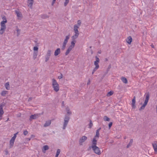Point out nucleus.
I'll return each mask as SVG.
<instances>
[{
	"instance_id": "1",
	"label": "nucleus",
	"mask_w": 157,
	"mask_h": 157,
	"mask_svg": "<svg viewBox=\"0 0 157 157\" xmlns=\"http://www.w3.org/2000/svg\"><path fill=\"white\" fill-rule=\"evenodd\" d=\"M2 19L4 20L1 22V28L0 29V34H2L4 32L6 28L5 24L7 22V20L5 17H3Z\"/></svg>"
},
{
	"instance_id": "2",
	"label": "nucleus",
	"mask_w": 157,
	"mask_h": 157,
	"mask_svg": "<svg viewBox=\"0 0 157 157\" xmlns=\"http://www.w3.org/2000/svg\"><path fill=\"white\" fill-rule=\"evenodd\" d=\"M145 95L146 96L145 99V100L143 104L139 109V110H140L144 109L145 106H146V105H147V103L148 102L150 96L149 93H146L145 94Z\"/></svg>"
},
{
	"instance_id": "3",
	"label": "nucleus",
	"mask_w": 157,
	"mask_h": 157,
	"mask_svg": "<svg viewBox=\"0 0 157 157\" xmlns=\"http://www.w3.org/2000/svg\"><path fill=\"white\" fill-rule=\"evenodd\" d=\"M52 86L54 90L56 92L59 90V86L56 81L54 79H52Z\"/></svg>"
},
{
	"instance_id": "4",
	"label": "nucleus",
	"mask_w": 157,
	"mask_h": 157,
	"mask_svg": "<svg viewBox=\"0 0 157 157\" xmlns=\"http://www.w3.org/2000/svg\"><path fill=\"white\" fill-rule=\"evenodd\" d=\"M69 117L68 116H65L64 119V122L63 123V129H65L69 121Z\"/></svg>"
},
{
	"instance_id": "5",
	"label": "nucleus",
	"mask_w": 157,
	"mask_h": 157,
	"mask_svg": "<svg viewBox=\"0 0 157 157\" xmlns=\"http://www.w3.org/2000/svg\"><path fill=\"white\" fill-rule=\"evenodd\" d=\"M91 147L95 153L98 155H100L101 154V151L98 147L96 146H91Z\"/></svg>"
},
{
	"instance_id": "6",
	"label": "nucleus",
	"mask_w": 157,
	"mask_h": 157,
	"mask_svg": "<svg viewBox=\"0 0 157 157\" xmlns=\"http://www.w3.org/2000/svg\"><path fill=\"white\" fill-rule=\"evenodd\" d=\"M70 35L66 36L65 39H64V41L62 47V49L63 50L65 48L67 43L68 41L70 38Z\"/></svg>"
},
{
	"instance_id": "7",
	"label": "nucleus",
	"mask_w": 157,
	"mask_h": 157,
	"mask_svg": "<svg viewBox=\"0 0 157 157\" xmlns=\"http://www.w3.org/2000/svg\"><path fill=\"white\" fill-rule=\"evenodd\" d=\"M95 58L96 61L94 62V65L95 66L94 68L95 69H98L99 68L98 63L99 62L100 60L99 58L97 56L95 57Z\"/></svg>"
},
{
	"instance_id": "8",
	"label": "nucleus",
	"mask_w": 157,
	"mask_h": 157,
	"mask_svg": "<svg viewBox=\"0 0 157 157\" xmlns=\"http://www.w3.org/2000/svg\"><path fill=\"white\" fill-rule=\"evenodd\" d=\"M87 137L85 136H83L79 139V142L80 145H82L83 143L87 139Z\"/></svg>"
},
{
	"instance_id": "9",
	"label": "nucleus",
	"mask_w": 157,
	"mask_h": 157,
	"mask_svg": "<svg viewBox=\"0 0 157 157\" xmlns=\"http://www.w3.org/2000/svg\"><path fill=\"white\" fill-rule=\"evenodd\" d=\"M51 51L50 50H48L47 51L46 55V56H45V61L46 62H47L48 61V60L49 59L50 57L51 56Z\"/></svg>"
},
{
	"instance_id": "10",
	"label": "nucleus",
	"mask_w": 157,
	"mask_h": 157,
	"mask_svg": "<svg viewBox=\"0 0 157 157\" xmlns=\"http://www.w3.org/2000/svg\"><path fill=\"white\" fill-rule=\"evenodd\" d=\"M3 104H0V120H2V115L4 113V112L3 109V107L4 106Z\"/></svg>"
},
{
	"instance_id": "11",
	"label": "nucleus",
	"mask_w": 157,
	"mask_h": 157,
	"mask_svg": "<svg viewBox=\"0 0 157 157\" xmlns=\"http://www.w3.org/2000/svg\"><path fill=\"white\" fill-rule=\"evenodd\" d=\"M34 2V1L31 0H28L27 4L29 7L30 9H32L33 7V5Z\"/></svg>"
},
{
	"instance_id": "12",
	"label": "nucleus",
	"mask_w": 157,
	"mask_h": 157,
	"mask_svg": "<svg viewBox=\"0 0 157 157\" xmlns=\"http://www.w3.org/2000/svg\"><path fill=\"white\" fill-rule=\"evenodd\" d=\"M40 114H35L33 115H31L30 117V120L32 119H35L37 118L39 116Z\"/></svg>"
},
{
	"instance_id": "13",
	"label": "nucleus",
	"mask_w": 157,
	"mask_h": 157,
	"mask_svg": "<svg viewBox=\"0 0 157 157\" xmlns=\"http://www.w3.org/2000/svg\"><path fill=\"white\" fill-rule=\"evenodd\" d=\"M135 103H136V100H135V97L134 96L132 100V107L133 109H135L136 108V105H135Z\"/></svg>"
},
{
	"instance_id": "14",
	"label": "nucleus",
	"mask_w": 157,
	"mask_h": 157,
	"mask_svg": "<svg viewBox=\"0 0 157 157\" xmlns=\"http://www.w3.org/2000/svg\"><path fill=\"white\" fill-rule=\"evenodd\" d=\"M79 27L76 25H75L74 27V31L75 34H79L78 29Z\"/></svg>"
},
{
	"instance_id": "15",
	"label": "nucleus",
	"mask_w": 157,
	"mask_h": 157,
	"mask_svg": "<svg viewBox=\"0 0 157 157\" xmlns=\"http://www.w3.org/2000/svg\"><path fill=\"white\" fill-rule=\"evenodd\" d=\"M51 123V121L48 120L46 121L44 125V127H47L49 126Z\"/></svg>"
},
{
	"instance_id": "16",
	"label": "nucleus",
	"mask_w": 157,
	"mask_h": 157,
	"mask_svg": "<svg viewBox=\"0 0 157 157\" xmlns=\"http://www.w3.org/2000/svg\"><path fill=\"white\" fill-rule=\"evenodd\" d=\"M97 143V140H96V138L94 137L92 141V145L91 146H96Z\"/></svg>"
},
{
	"instance_id": "17",
	"label": "nucleus",
	"mask_w": 157,
	"mask_h": 157,
	"mask_svg": "<svg viewBox=\"0 0 157 157\" xmlns=\"http://www.w3.org/2000/svg\"><path fill=\"white\" fill-rule=\"evenodd\" d=\"M154 151L155 152H157V143L154 142L152 144Z\"/></svg>"
},
{
	"instance_id": "18",
	"label": "nucleus",
	"mask_w": 157,
	"mask_h": 157,
	"mask_svg": "<svg viewBox=\"0 0 157 157\" xmlns=\"http://www.w3.org/2000/svg\"><path fill=\"white\" fill-rule=\"evenodd\" d=\"M101 129V128H100L96 131V134L94 136V137L96 138V137L98 138L99 136V131Z\"/></svg>"
},
{
	"instance_id": "19",
	"label": "nucleus",
	"mask_w": 157,
	"mask_h": 157,
	"mask_svg": "<svg viewBox=\"0 0 157 157\" xmlns=\"http://www.w3.org/2000/svg\"><path fill=\"white\" fill-rule=\"evenodd\" d=\"M60 52V49L59 48H57L55 52L54 55L56 56L58 55Z\"/></svg>"
},
{
	"instance_id": "20",
	"label": "nucleus",
	"mask_w": 157,
	"mask_h": 157,
	"mask_svg": "<svg viewBox=\"0 0 157 157\" xmlns=\"http://www.w3.org/2000/svg\"><path fill=\"white\" fill-rule=\"evenodd\" d=\"M126 41L128 44H130L132 41V37L130 36H129L127 39Z\"/></svg>"
},
{
	"instance_id": "21",
	"label": "nucleus",
	"mask_w": 157,
	"mask_h": 157,
	"mask_svg": "<svg viewBox=\"0 0 157 157\" xmlns=\"http://www.w3.org/2000/svg\"><path fill=\"white\" fill-rule=\"evenodd\" d=\"M79 35V34L75 33V34L71 37L72 40H75L78 38Z\"/></svg>"
},
{
	"instance_id": "22",
	"label": "nucleus",
	"mask_w": 157,
	"mask_h": 157,
	"mask_svg": "<svg viewBox=\"0 0 157 157\" xmlns=\"http://www.w3.org/2000/svg\"><path fill=\"white\" fill-rule=\"evenodd\" d=\"M73 48L69 46L65 53V55H67Z\"/></svg>"
},
{
	"instance_id": "23",
	"label": "nucleus",
	"mask_w": 157,
	"mask_h": 157,
	"mask_svg": "<svg viewBox=\"0 0 157 157\" xmlns=\"http://www.w3.org/2000/svg\"><path fill=\"white\" fill-rule=\"evenodd\" d=\"M76 42V41L75 40H72L71 43V44L70 46L73 48L75 46V44Z\"/></svg>"
},
{
	"instance_id": "24",
	"label": "nucleus",
	"mask_w": 157,
	"mask_h": 157,
	"mask_svg": "<svg viewBox=\"0 0 157 157\" xmlns=\"http://www.w3.org/2000/svg\"><path fill=\"white\" fill-rule=\"evenodd\" d=\"M38 54V51H34L33 54V58L35 59L37 57Z\"/></svg>"
},
{
	"instance_id": "25",
	"label": "nucleus",
	"mask_w": 157,
	"mask_h": 157,
	"mask_svg": "<svg viewBox=\"0 0 157 157\" xmlns=\"http://www.w3.org/2000/svg\"><path fill=\"white\" fill-rule=\"evenodd\" d=\"M14 142V141L12 140H10V148H12V147L13 146Z\"/></svg>"
},
{
	"instance_id": "26",
	"label": "nucleus",
	"mask_w": 157,
	"mask_h": 157,
	"mask_svg": "<svg viewBox=\"0 0 157 157\" xmlns=\"http://www.w3.org/2000/svg\"><path fill=\"white\" fill-rule=\"evenodd\" d=\"M121 80L124 83H127L128 82L127 79L125 77H122L121 78Z\"/></svg>"
},
{
	"instance_id": "27",
	"label": "nucleus",
	"mask_w": 157,
	"mask_h": 157,
	"mask_svg": "<svg viewBox=\"0 0 157 157\" xmlns=\"http://www.w3.org/2000/svg\"><path fill=\"white\" fill-rule=\"evenodd\" d=\"M5 86L6 89L7 90H9L10 89V86L9 82H7L5 85Z\"/></svg>"
},
{
	"instance_id": "28",
	"label": "nucleus",
	"mask_w": 157,
	"mask_h": 157,
	"mask_svg": "<svg viewBox=\"0 0 157 157\" xmlns=\"http://www.w3.org/2000/svg\"><path fill=\"white\" fill-rule=\"evenodd\" d=\"M133 141V140H132V139H131L130 140L129 143L127 145V148H128V147H129L132 145V144Z\"/></svg>"
},
{
	"instance_id": "29",
	"label": "nucleus",
	"mask_w": 157,
	"mask_h": 157,
	"mask_svg": "<svg viewBox=\"0 0 157 157\" xmlns=\"http://www.w3.org/2000/svg\"><path fill=\"white\" fill-rule=\"evenodd\" d=\"M16 13L18 17H22V15L21 13L18 11H16Z\"/></svg>"
},
{
	"instance_id": "30",
	"label": "nucleus",
	"mask_w": 157,
	"mask_h": 157,
	"mask_svg": "<svg viewBox=\"0 0 157 157\" xmlns=\"http://www.w3.org/2000/svg\"><path fill=\"white\" fill-rule=\"evenodd\" d=\"M8 91L6 90L3 91L1 94L2 96H4L5 95L8 93Z\"/></svg>"
},
{
	"instance_id": "31",
	"label": "nucleus",
	"mask_w": 157,
	"mask_h": 157,
	"mask_svg": "<svg viewBox=\"0 0 157 157\" xmlns=\"http://www.w3.org/2000/svg\"><path fill=\"white\" fill-rule=\"evenodd\" d=\"M60 152V149H58L56 153L55 156V157H58L59 155Z\"/></svg>"
},
{
	"instance_id": "32",
	"label": "nucleus",
	"mask_w": 157,
	"mask_h": 157,
	"mask_svg": "<svg viewBox=\"0 0 157 157\" xmlns=\"http://www.w3.org/2000/svg\"><path fill=\"white\" fill-rule=\"evenodd\" d=\"M49 147L48 145H45L43 146V150L46 151L48 150Z\"/></svg>"
},
{
	"instance_id": "33",
	"label": "nucleus",
	"mask_w": 157,
	"mask_h": 157,
	"mask_svg": "<svg viewBox=\"0 0 157 157\" xmlns=\"http://www.w3.org/2000/svg\"><path fill=\"white\" fill-rule=\"evenodd\" d=\"M103 119L105 121H109L110 120V119L107 116H105L103 117Z\"/></svg>"
},
{
	"instance_id": "34",
	"label": "nucleus",
	"mask_w": 157,
	"mask_h": 157,
	"mask_svg": "<svg viewBox=\"0 0 157 157\" xmlns=\"http://www.w3.org/2000/svg\"><path fill=\"white\" fill-rule=\"evenodd\" d=\"M113 94V92L112 91H110L107 94V96H109L112 95Z\"/></svg>"
},
{
	"instance_id": "35",
	"label": "nucleus",
	"mask_w": 157,
	"mask_h": 157,
	"mask_svg": "<svg viewBox=\"0 0 157 157\" xmlns=\"http://www.w3.org/2000/svg\"><path fill=\"white\" fill-rule=\"evenodd\" d=\"M81 24V21L80 20H78L77 21V24L76 25H77L78 27H79Z\"/></svg>"
},
{
	"instance_id": "36",
	"label": "nucleus",
	"mask_w": 157,
	"mask_h": 157,
	"mask_svg": "<svg viewBox=\"0 0 157 157\" xmlns=\"http://www.w3.org/2000/svg\"><path fill=\"white\" fill-rule=\"evenodd\" d=\"M17 36H19L20 34L21 30L20 29H17Z\"/></svg>"
},
{
	"instance_id": "37",
	"label": "nucleus",
	"mask_w": 157,
	"mask_h": 157,
	"mask_svg": "<svg viewBox=\"0 0 157 157\" xmlns=\"http://www.w3.org/2000/svg\"><path fill=\"white\" fill-rule=\"evenodd\" d=\"M48 17V16L46 14H44L41 15V17L43 18H46Z\"/></svg>"
},
{
	"instance_id": "38",
	"label": "nucleus",
	"mask_w": 157,
	"mask_h": 157,
	"mask_svg": "<svg viewBox=\"0 0 157 157\" xmlns=\"http://www.w3.org/2000/svg\"><path fill=\"white\" fill-rule=\"evenodd\" d=\"M69 2V0H65V2L64 3V6H65Z\"/></svg>"
},
{
	"instance_id": "39",
	"label": "nucleus",
	"mask_w": 157,
	"mask_h": 157,
	"mask_svg": "<svg viewBox=\"0 0 157 157\" xmlns=\"http://www.w3.org/2000/svg\"><path fill=\"white\" fill-rule=\"evenodd\" d=\"M66 110L67 111V113L68 114H71V112L70 111L69 108H67L66 109Z\"/></svg>"
},
{
	"instance_id": "40",
	"label": "nucleus",
	"mask_w": 157,
	"mask_h": 157,
	"mask_svg": "<svg viewBox=\"0 0 157 157\" xmlns=\"http://www.w3.org/2000/svg\"><path fill=\"white\" fill-rule=\"evenodd\" d=\"M38 48L37 47L35 46L33 48V50L34 51H37Z\"/></svg>"
},
{
	"instance_id": "41",
	"label": "nucleus",
	"mask_w": 157,
	"mask_h": 157,
	"mask_svg": "<svg viewBox=\"0 0 157 157\" xmlns=\"http://www.w3.org/2000/svg\"><path fill=\"white\" fill-rule=\"evenodd\" d=\"M28 133V132L26 130H25L24 131L23 134L25 135H27Z\"/></svg>"
},
{
	"instance_id": "42",
	"label": "nucleus",
	"mask_w": 157,
	"mask_h": 157,
	"mask_svg": "<svg viewBox=\"0 0 157 157\" xmlns=\"http://www.w3.org/2000/svg\"><path fill=\"white\" fill-rule=\"evenodd\" d=\"M92 126H93V124H92L91 121H90V124H89L90 128H91V127Z\"/></svg>"
},
{
	"instance_id": "43",
	"label": "nucleus",
	"mask_w": 157,
	"mask_h": 157,
	"mask_svg": "<svg viewBox=\"0 0 157 157\" xmlns=\"http://www.w3.org/2000/svg\"><path fill=\"white\" fill-rule=\"evenodd\" d=\"M112 124L113 123L112 122H110L109 124V128L111 127L112 125Z\"/></svg>"
},
{
	"instance_id": "44",
	"label": "nucleus",
	"mask_w": 157,
	"mask_h": 157,
	"mask_svg": "<svg viewBox=\"0 0 157 157\" xmlns=\"http://www.w3.org/2000/svg\"><path fill=\"white\" fill-rule=\"evenodd\" d=\"M63 78V75L62 74H61V75L60 76H59L58 77V78L59 79H60Z\"/></svg>"
},
{
	"instance_id": "45",
	"label": "nucleus",
	"mask_w": 157,
	"mask_h": 157,
	"mask_svg": "<svg viewBox=\"0 0 157 157\" xmlns=\"http://www.w3.org/2000/svg\"><path fill=\"white\" fill-rule=\"evenodd\" d=\"M18 133V132H17V133H15L14 134V135H13V137H14V138H16V137H17V134Z\"/></svg>"
},
{
	"instance_id": "46",
	"label": "nucleus",
	"mask_w": 157,
	"mask_h": 157,
	"mask_svg": "<svg viewBox=\"0 0 157 157\" xmlns=\"http://www.w3.org/2000/svg\"><path fill=\"white\" fill-rule=\"evenodd\" d=\"M97 69H95V68H94V69H93V71H92V74H93L94 72L97 70Z\"/></svg>"
},
{
	"instance_id": "47",
	"label": "nucleus",
	"mask_w": 157,
	"mask_h": 157,
	"mask_svg": "<svg viewBox=\"0 0 157 157\" xmlns=\"http://www.w3.org/2000/svg\"><path fill=\"white\" fill-rule=\"evenodd\" d=\"M15 139L16 138H14V137L13 136V137H12L11 140L15 141Z\"/></svg>"
},
{
	"instance_id": "48",
	"label": "nucleus",
	"mask_w": 157,
	"mask_h": 157,
	"mask_svg": "<svg viewBox=\"0 0 157 157\" xmlns=\"http://www.w3.org/2000/svg\"><path fill=\"white\" fill-rule=\"evenodd\" d=\"M62 106H64V101H63L62 103Z\"/></svg>"
},
{
	"instance_id": "49",
	"label": "nucleus",
	"mask_w": 157,
	"mask_h": 157,
	"mask_svg": "<svg viewBox=\"0 0 157 157\" xmlns=\"http://www.w3.org/2000/svg\"><path fill=\"white\" fill-rule=\"evenodd\" d=\"M55 2H54V1H52V6L54 4Z\"/></svg>"
},
{
	"instance_id": "50",
	"label": "nucleus",
	"mask_w": 157,
	"mask_h": 157,
	"mask_svg": "<svg viewBox=\"0 0 157 157\" xmlns=\"http://www.w3.org/2000/svg\"><path fill=\"white\" fill-rule=\"evenodd\" d=\"M6 154H8V151H6Z\"/></svg>"
},
{
	"instance_id": "51",
	"label": "nucleus",
	"mask_w": 157,
	"mask_h": 157,
	"mask_svg": "<svg viewBox=\"0 0 157 157\" xmlns=\"http://www.w3.org/2000/svg\"><path fill=\"white\" fill-rule=\"evenodd\" d=\"M9 120V118H8L7 120L6 121H6H8Z\"/></svg>"
},
{
	"instance_id": "52",
	"label": "nucleus",
	"mask_w": 157,
	"mask_h": 157,
	"mask_svg": "<svg viewBox=\"0 0 157 157\" xmlns=\"http://www.w3.org/2000/svg\"><path fill=\"white\" fill-rule=\"evenodd\" d=\"M90 82V80H89V82H88V83H87V84H88Z\"/></svg>"
},
{
	"instance_id": "53",
	"label": "nucleus",
	"mask_w": 157,
	"mask_h": 157,
	"mask_svg": "<svg viewBox=\"0 0 157 157\" xmlns=\"http://www.w3.org/2000/svg\"><path fill=\"white\" fill-rule=\"evenodd\" d=\"M56 0H53V1H54V2H55Z\"/></svg>"
},
{
	"instance_id": "54",
	"label": "nucleus",
	"mask_w": 157,
	"mask_h": 157,
	"mask_svg": "<svg viewBox=\"0 0 157 157\" xmlns=\"http://www.w3.org/2000/svg\"><path fill=\"white\" fill-rule=\"evenodd\" d=\"M151 46L152 48H153V45H151Z\"/></svg>"
},
{
	"instance_id": "55",
	"label": "nucleus",
	"mask_w": 157,
	"mask_h": 157,
	"mask_svg": "<svg viewBox=\"0 0 157 157\" xmlns=\"http://www.w3.org/2000/svg\"><path fill=\"white\" fill-rule=\"evenodd\" d=\"M98 53H99V54H100V53H101V52H98Z\"/></svg>"
}]
</instances>
